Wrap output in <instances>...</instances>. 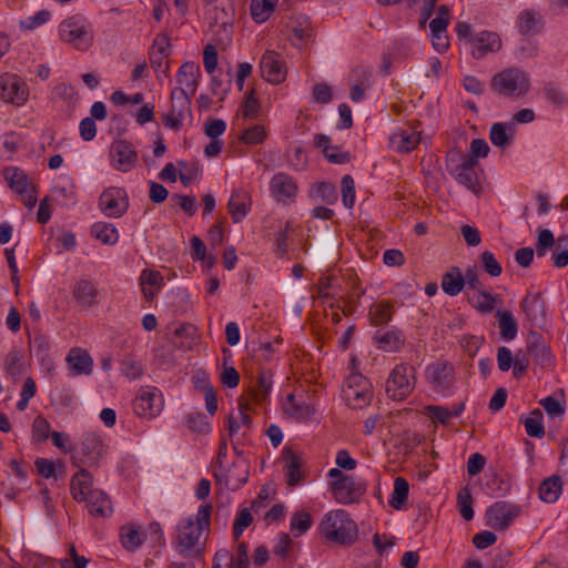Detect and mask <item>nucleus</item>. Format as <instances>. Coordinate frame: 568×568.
<instances>
[{
	"instance_id": "f257e3e1",
	"label": "nucleus",
	"mask_w": 568,
	"mask_h": 568,
	"mask_svg": "<svg viewBox=\"0 0 568 568\" xmlns=\"http://www.w3.org/2000/svg\"><path fill=\"white\" fill-rule=\"evenodd\" d=\"M212 505L203 504L194 517L182 518L176 526L178 554L185 558H201L204 554V541H201L204 531H210Z\"/></svg>"
},
{
	"instance_id": "f03ea898",
	"label": "nucleus",
	"mask_w": 568,
	"mask_h": 568,
	"mask_svg": "<svg viewBox=\"0 0 568 568\" xmlns=\"http://www.w3.org/2000/svg\"><path fill=\"white\" fill-rule=\"evenodd\" d=\"M324 537L341 545L353 544L358 535L357 525L344 509L327 513L321 523Z\"/></svg>"
},
{
	"instance_id": "7ed1b4c3",
	"label": "nucleus",
	"mask_w": 568,
	"mask_h": 568,
	"mask_svg": "<svg viewBox=\"0 0 568 568\" xmlns=\"http://www.w3.org/2000/svg\"><path fill=\"white\" fill-rule=\"evenodd\" d=\"M490 90L504 98L519 99L530 90L529 74L518 68L501 70L491 78Z\"/></svg>"
},
{
	"instance_id": "20e7f679",
	"label": "nucleus",
	"mask_w": 568,
	"mask_h": 568,
	"mask_svg": "<svg viewBox=\"0 0 568 568\" xmlns=\"http://www.w3.org/2000/svg\"><path fill=\"white\" fill-rule=\"evenodd\" d=\"M59 38L72 44L77 50L85 51L93 44L92 24L82 14H74L59 24Z\"/></svg>"
},
{
	"instance_id": "39448f33",
	"label": "nucleus",
	"mask_w": 568,
	"mask_h": 568,
	"mask_svg": "<svg viewBox=\"0 0 568 568\" xmlns=\"http://www.w3.org/2000/svg\"><path fill=\"white\" fill-rule=\"evenodd\" d=\"M416 385V369L408 363L397 364L386 381V394L394 400H404Z\"/></svg>"
},
{
	"instance_id": "423d86ee",
	"label": "nucleus",
	"mask_w": 568,
	"mask_h": 568,
	"mask_svg": "<svg viewBox=\"0 0 568 568\" xmlns=\"http://www.w3.org/2000/svg\"><path fill=\"white\" fill-rule=\"evenodd\" d=\"M106 454L101 436L89 433L80 443V448L72 456V464L75 466L98 467Z\"/></svg>"
},
{
	"instance_id": "0eeeda50",
	"label": "nucleus",
	"mask_w": 568,
	"mask_h": 568,
	"mask_svg": "<svg viewBox=\"0 0 568 568\" xmlns=\"http://www.w3.org/2000/svg\"><path fill=\"white\" fill-rule=\"evenodd\" d=\"M129 195L122 187L111 186L99 197V209L110 219H119L129 210Z\"/></svg>"
},
{
	"instance_id": "6e6552de",
	"label": "nucleus",
	"mask_w": 568,
	"mask_h": 568,
	"mask_svg": "<svg viewBox=\"0 0 568 568\" xmlns=\"http://www.w3.org/2000/svg\"><path fill=\"white\" fill-rule=\"evenodd\" d=\"M29 98V87L27 82L14 73H3L0 75V99L14 105H23Z\"/></svg>"
},
{
	"instance_id": "1a4fd4ad",
	"label": "nucleus",
	"mask_w": 568,
	"mask_h": 568,
	"mask_svg": "<svg viewBox=\"0 0 568 568\" xmlns=\"http://www.w3.org/2000/svg\"><path fill=\"white\" fill-rule=\"evenodd\" d=\"M366 489V483L356 479L353 475H348L343 481L329 484V490L334 499L343 505L358 503Z\"/></svg>"
},
{
	"instance_id": "9d476101",
	"label": "nucleus",
	"mask_w": 568,
	"mask_h": 568,
	"mask_svg": "<svg viewBox=\"0 0 568 568\" xmlns=\"http://www.w3.org/2000/svg\"><path fill=\"white\" fill-rule=\"evenodd\" d=\"M163 404L162 394L158 388L144 387L133 400V410L140 417L153 418L161 413Z\"/></svg>"
},
{
	"instance_id": "9b49d317",
	"label": "nucleus",
	"mask_w": 568,
	"mask_h": 568,
	"mask_svg": "<svg viewBox=\"0 0 568 568\" xmlns=\"http://www.w3.org/2000/svg\"><path fill=\"white\" fill-rule=\"evenodd\" d=\"M519 514L518 505L505 500L496 501L486 510L487 525L496 530H505Z\"/></svg>"
},
{
	"instance_id": "f8f14e48",
	"label": "nucleus",
	"mask_w": 568,
	"mask_h": 568,
	"mask_svg": "<svg viewBox=\"0 0 568 568\" xmlns=\"http://www.w3.org/2000/svg\"><path fill=\"white\" fill-rule=\"evenodd\" d=\"M426 378L435 392L447 394L456 381L454 366L444 361L433 363L426 368Z\"/></svg>"
},
{
	"instance_id": "ddd939ff",
	"label": "nucleus",
	"mask_w": 568,
	"mask_h": 568,
	"mask_svg": "<svg viewBox=\"0 0 568 568\" xmlns=\"http://www.w3.org/2000/svg\"><path fill=\"white\" fill-rule=\"evenodd\" d=\"M110 154L112 165L120 172H130L136 166L139 156L133 144L126 140H116L112 143Z\"/></svg>"
},
{
	"instance_id": "4468645a",
	"label": "nucleus",
	"mask_w": 568,
	"mask_h": 568,
	"mask_svg": "<svg viewBox=\"0 0 568 568\" xmlns=\"http://www.w3.org/2000/svg\"><path fill=\"white\" fill-rule=\"evenodd\" d=\"M261 75L270 83H282L286 78V67L281 55L267 50L260 61Z\"/></svg>"
},
{
	"instance_id": "2eb2a0df",
	"label": "nucleus",
	"mask_w": 568,
	"mask_h": 568,
	"mask_svg": "<svg viewBox=\"0 0 568 568\" xmlns=\"http://www.w3.org/2000/svg\"><path fill=\"white\" fill-rule=\"evenodd\" d=\"M470 53L474 59H483L489 52H496L501 47L500 38L491 31H481L470 39Z\"/></svg>"
},
{
	"instance_id": "dca6fc26",
	"label": "nucleus",
	"mask_w": 568,
	"mask_h": 568,
	"mask_svg": "<svg viewBox=\"0 0 568 568\" xmlns=\"http://www.w3.org/2000/svg\"><path fill=\"white\" fill-rule=\"evenodd\" d=\"M270 190L278 202L287 203L295 197L297 185L291 175L280 172L271 179Z\"/></svg>"
},
{
	"instance_id": "f3484780",
	"label": "nucleus",
	"mask_w": 568,
	"mask_h": 568,
	"mask_svg": "<svg viewBox=\"0 0 568 568\" xmlns=\"http://www.w3.org/2000/svg\"><path fill=\"white\" fill-rule=\"evenodd\" d=\"M527 351L528 354L532 356L535 363L540 367L548 368L552 366L554 357L544 337L539 333L532 332L528 335Z\"/></svg>"
},
{
	"instance_id": "a211bd4d",
	"label": "nucleus",
	"mask_w": 568,
	"mask_h": 568,
	"mask_svg": "<svg viewBox=\"0 0 568 568\" xmlns=\"http://www.w3.org/2000/svg\"><path fill=\"white\" fill-rule=\"evenodd\" d=\"M217 484H225V487L231 490L239 489L248 479V468L245 462H234L226 473H214Z\"/></svg>"
},
{
	"instance_id": "6ab92c4d",
	"label": "nucleus",
	"mask_w": 568,
	"mask_h": 568,
	"mask_svg": "<svg viewBox=\"0 0 568 568\" xmlns=\"http://www.w3.org/2000/svg\"><path fill=\"white\" fill-rule=\"evenodd\" d=\"M251 205V194L244 189H235L227 203V209L233 223L242 222L248 214Z\"/></svg>"
},
{
	"instance_id": "aec40b11",
	"label": "nucleus",
	"mask_w": 568,
	"mask_h": 568,
	"mask_svg": "<svg viewBox=\"0 0 568 568\" xmlns=\"http://www.w3.org/2000/svg\"><path fill=\"white\" fill-rule=\"evenodd\" d=\"M72 376L90 375L93 371V359L88 351L81 347H73L65 358Z\"/></svg>"
},
{
	"instance_id": "412c9836",
	"label": "nucleus",
	"mask_w": 568,
	"mask_h": 568,
	"mask_svg": "<svg viewBox=\"0 0 568 568\" xmlns=\"http://www.w3.org/2000/svg\"><path fill=\"white\" fill-rule=\"evenodd\" d=\"M84 501L87 503V509L92 517L106 518L113 513L109 496L100 489L89 493V496L85 497Z\"/></svg>"
},
{
	"instance_id": "4be33fe9",
	"label": "nucleus",
	"mask_w": 568,
	"mask_h": 568,
	"mask_svg": "<svg viewBox=\"0 0 568 568\" xmlns=\"http://www.w3.org/2000/svg\"><path fill=\"white\" fill-rule=\"evenodd\" d=\"M201 77L200 65L193 61L184 62L176 75L180 88L175 90H186L187 93L195 94L199 87V78Z\"/></svg>"
},
{
	"instance_id": "5701e85b",
	"label": "nucleus",
	"mask_w": 568,
	"mask_h": 568,
	"mask_svg": "<svg viewBox=\"0 0 568 568\" xmlns=\"http://www.w3.org/2000/svg\"><path fill=\"white\" fill-rule=\"evenodd\" d=\"M528 321L532 324H540L546 318V307L541 293H529L520 303Z\"/></svg>"
},
{
	"instance_id": "b1692460",
	"label": "nucleus",
	"mask_w": 568,
	"mask_h": 568,
	"mask_svg": "<svg viewBox=\"0 0 568 568\" xmlns=\"http://www.w3.org/2000/svg\"><path fill=\"white\" fill-rule=\"evenodd\" d=\"M92 486V475L87 469L80 468L71 478L70 493L74 500L82 503L89 496V493L95 490Z\"/></svg>"
},
{
	"instance_id": "393cba45",
	"label": "nucleus",
	"mask_w": 568,
	"mask_h": 568,
	"mask_svg": "<svg viewBox=\"0 0 568 568\" xmlns=\"http://www.w3.org/2000/svg\"><path fill=\"white\" fill-rule=\"evenodd\" d=\"M373 339L377 348L384 352H397L405 344V337L402 331L397 328L378 329L375 332Z\"/></svg>"
},
{
	"instance_id": "a878e982",
	"label": "nucleus",
	"mask_w": 568,
	"mask_h": 568,
	"mask_svg": "<svg viewBox=\"0 0 568 568\" xmlns=\"http://www.w3.org/2000/svg\"><path fill=\"white\" fill-rule=\"evenodd\" d=\"M283 456L285 459L286 481L290 486H295L304 478V471L302 470L304 462L300 455L291 449H285Z\"/></svg>"
},
{
	"instance_id": "bb28decb",
	"label": "nucleus",
	"mask_w": 568,
	"mask_h": 568,
	"mask_svg": "<svg viewBox=\"0 0 568 568\" xmlns=\"http://www.w3.org/2000/svg\"><path fill=\"white\" fill-rule=\"evenodd\" d=\"M395 312L396 306L392 301L382 300L369 307L368 318L373 326L386 325L392 321Z\"/></svg>"
},
{
	"instance_id": "cd10ccee",
	"label": "nucleus",
	"mask_w": 568,
	"mask_h": 568,
	"mask_svg": "<svg viewBox=\"0 0 568 568\" xmlns=\"http://www.w3.org/2000/svg\"><path fill=\"white\" fill-rule=\"evenodd\" d=\"M420 135L410 129H400L394 132L389 139L392 146L398 152H409L419 143Z\"/></svg>"
},
{
	"instance_id": "c85d7f7f",
	"label": "nucleus",
	"mask_w": 568,
	"mask_h": 568,
	"mask_svg": "<svg viewBox=\"0 0 568 568\" xmlns=\"http://www.w3.org/2000/svg\"><path fill=\"white\" fill-rule=\"evenodd\" d=\"M344 398L347 402L348 406L354 409H362L369 405L372 399V392L369 390V385H364V387H355L345 386L343 389Z\"/></svg>"
},
{
	"instance_id": "c756f323",
	"label": "nucleus",
	"mask_w": 568,
	"mask_h": 568,
	"mask_svg": "<svg viewBox=\"0 0 568 568\" xmlns=\"http://www.w3.org/2000/svg\"><path fill=\"white\" fill-rule=\"evenodd\" d=\"M495 316L498 318V328L500 338L513 341L518 334V324L514 314L508 310H497Z\"/></svg>"
},
{
	"instance_id": "7c9ffc66",
	"label": "nucleus",
	"mask_w": 568,
	"mask_h": 568,
	"mask_svg": "<svg viewBox=\"0 0 568 568\" xmlns=\"http://www.w3.org/2000/svg\"><path fill=\"white\" fill-rule=\"evenodd\" d=\"M440 286L445 294L449 296L458 295L465 287L464 275L459 267L453 266L443 274Z\"/></svg>"
},
{
	"instance_id": "2f4dec72",
	"label": "nucleus",
	"mask_w": 568,
	"mask_h": 568,
	"mask_svg": "<svg viewBox=\"0 0 568 568\" xmlns=\"http://www.w3.org/2000/svg\"><path fill=\"white\" fill-rule=\"evenodd\" d=\"M562 490V481L560 476L552 475L542 480L539 486V497L546 503H555Z\"/></svg>"
},
{
	"instance_id": "473e14b6",
	"label": "nucleus",
	"mask_w": 568,
	"mask_h": 568,
	"mask_svg": "<svg viewBox=\"0 0 568 568\" xmlns=\"http://www.w3.org/2000/svg\"><path fill=\"white\" fill-rule=\"evenodd\" d=\"M91 235L105 245H114L119 241V231L108 222H97L91 226Z\"/></svg>"
},
{
	"instance_id": "72a5a7b5",
	"label": "nucleus",
	"mask_w": 568,
	"mask_h": 568,
	"mask_svg": "<svg viewBox=\"0 0 568 568\" xmlns=\"http://www.w3.org/2000/svg\"><path fill=\"white\" fill-rule=\"evenodd\" d=\"M120 539L126 550L134 551L143 544V534L139 526L125 525L121 527Z\"/></svg>"
},
{
	"instance_id": "f704fd0d",
	"label": "nucleus",
	"mask_w": 568,
	"mask_h": 568,
	"mask_svg": "<svg viewBox=\"0 0 568 568\" xmlns=\"http://www.w3.org/2000/svg\"><path fill=\"white\" fill-rule=\"evenodd\" d=\"M278 0H251V16L256 23H263L274 12Z\"/></svg>"
},
{
	"instance_id": "c9c22d12",
	"label": "nucleus",
	"mask_w": 568,
	"mask_h": 568,
	"mask_svg": "<svg viewBox=\"0 0 568 568\" xmlns=\"http://www.w3.org/2000/svg\"><path fill=\"white\" fill-rule=\"evenodd\" d=\"M194 94L187 93L186 90H173L171 92V111L179 116L185 118L191 110V98Z\"/></svg>"
},
{
	"instance_id": "e433bc0d",
	"label": "nucleus",
	"mask_w": 568,
	"mask_h": 568,
	"mask_svg": "<svg viewBox=\"0 0 568 568\" xmlns=\"http://www.w3.org/2000/svg\"><path fill=\"white\" fill-rule=\"evenodd\" d=\"M29 344L31 352L34 353L36 357L44 363L49 359L50 343L48 337L40 331H34L33 335L29 336Z\"/></svg>"
},
{
	"instance_id": "4c0bfd02",
	"label": "nucleus",
	"mask_w": 568,
	"mask_h": 568,
	"mask_svg": "<svg viewBox=\"0 0 568 568\" xmlns=\"http://www.w3.org/2000/svg\"><path fill=\"white\" fill-rule=\"evenodd\" d=\"M97 288L88 280H81L74 287V298L85 306H91L95 303Z\"/></svg>"
},
{
	"instance_id": "58836bf2",
	"label": "nucleus",
	"mask_w": 568,
	"mask_h": 568,
	"mask_svg": "<svg viewBox=\"0 0 568 568\" xmlns=\"http://www.w3.org/2000/svg\"><path fill=\"white\" fill-rule=\"evenodd\" d=\"M4 178L8 181L9 186L19 194H24L29 187L28 176L19 168H7L4 170Z\"/></svg>"
},
{
	"instance_id": "ea45409f",
	"label": "nucleus",
	"mask_w": 568,
	"mask_h": 568,
	"mask_svg": "<svg viewBox=\"0 0 568 568\" xmlns=\"http://www.w3.org/2000/svg\"><path fill=\"white\" fill-rule=\"evenodd\" d=\"M4 371L7 376L11 377L13 381H18L23 371L22 355L20 351L12 349L10 351L4 359Z\"/></svg>"
},
{
	"instance_id": "a19ab883",
	"label": "nucleus",
	"mask_w": 568,
	"mask_h": 568,
	"mask_svg": "<svg viewBox=\"0 0 568 568\" xmlns=\"http://www.w3.org/2000/svg\"><path fill=\"white\" fill-rule=\"evenodd\" d=\"M409 493L408 481L403 477L395 478L394 490L389 504L395 509H400L406 503Z\"/></svg>"
},
{
	"instance_id": "79ce46f5",
	"label": "nucleus",
	"mask_w": 568,
	"mask_h": 568,
	"mask_svg": "<svg viewBox=\"0 0 568 568\" xmlns=\"http://www.w3.org/2000/svg\"><path fill=\"white\" fill-rule=\"evenodd\" d=\"M272 384V374L270 372L263 371L258 374L257 384L253 390V397L256 403L262 404L267 399Z\"/></svg>"
},
{
	"instance_id": "37998d69",
	"label": "nucleus",
	"mask_w": 568,
	"mask_h": 568,
	"mask_svg": "<svg viewBox=\"0 0 568 568\" xmlns=\"http://www.w3.org/2000/svg\"><path fill=\"white\" fill-rule=\"evenodd\" d=\"M526 433L530 437L541 438L545 435V427L542 425V413L539 409H535L530 413L525 422Z\"/></svg>"
},
{
	"instance_id": "c03bdc74",
	"label": "nucleus",
	"mask_w": 568,
	"mask_h": 568,
	"mask_svg": "<svg viewBox=\"0 0 568 568\" xmlns=\"http://www.w3.org/2000/svg\"><path fill=\"white\" fill-rule=\"evenodd\" d=\"M456 181L475 194L480 193L481 186L476 171L455 170L453 173Z\"/></svg>"
},
{
	"instance_id": "a18cd8bd",
	"label": "nucleus",
	"mask_w": 568,
	"mask_h": 568,
	"mask_svg": "<svg viewBox=\"0 0 568 568\" xmlns=\"http://www.w3.org/2000/svg\"><path fill=\"white\" fill-rule=\"evenodd\" d=\"M457 506L465 520L474 518L473 497L468 487H463L457 494Z\"/></svg>"
},
{
	"instance_id": "49530a36",
	"label": "nucleus",
	"mask_w": 568,
	"mask_h": 568,
	"mask_svg": "<svg viewBox=\"0 0 568 568\" xmlns=\"http://www.w3.org/2000/svg\"><path fill=\"white\" fill-rule=\"evenodd\" d=\"M312 526V519L308 513L306 511H297L291 518V531L294 537H300L304 535Z\"/></svg>"
},
{
	"instance_id": "de8ad7c7",
	"label": "nucleus",
	"mask_w": 568,
	"mask_h": 568,
	"mask_svg": "<svg viewBox=\"0 0 568 568\" xmlns=\"http://www.w3.org/2000/svg\"><path fill=\"white\" fill-rule=\"evenodd\" d=\"M185 424L187 428L197 434H207L211 432V426L206 415L200 413H192L186 416Z\"/></svg>"
},
{
	"instance_id": "09e8293b",
	"label": "nucleus",
	"mask_w": 568,
	"mask_h": 568,
	"mask_svg": "<svg viewBox=\"0 0 568 568\" xmlns=\"http://www.w3.org/2000/svg\"><path fill=\"white\" fill-rule=\"evenodd\" d=\"M342 202L347 209H352L355 204V182L354 179L346 174L342 178Z\"/></svg>"
},
{
	"instance_id": "8fccbe9b",
	"label": "nucleus",
	"mask_w": 568,
	"mask_h": 568,
	"mask_svg": "<svg viewBox=\"0 0 568 568\" xmlns=\"http://www.w3.org/2000/svg\"><path fill=\"white\" fill-rule=\"evenodd\" d=\"M479 260L481 262L484 271L488 275H490L493 277H497V276H499L503 273V266L497 261V258L495 257L493 252L484 251L480 254Z\"/></svg>"
},
{
	"instance_id": "3c124183",
	"label": "nucleus",
	"mask_w": 568,
	"mask_h": 568,
	"mask_svg": "<svg viewBox=\"0 0 568 568\" xmlns=\"http://www.w3.org/2000/svg\"><path fill=\"white\" fill-rule=\"evenodd\" d=\"M449 7L443 4L438 8L437 16L429 22V29L432 33L435 32H447L449 24Z\"/></svg>"
},
{
	"instance_id": "603ef678",
	"label": "nucleus",
	"mask_w": 568,
	"mask_h": 568,
	"mask_svg": "<svg viewBox=\"0 0 568 568\" xmlns=\"http://www.w3.org/2000/svg\"><path fill=\"white\" fill-rule=\"evenodd\" d=\"M519 31L521 34H530L537 32L538 19L532 10H524L518 18Z\"/></svg>"
},
{
	"instance_id": "864d4df0",
	"label": "nucleus",
	"mask_w": 568,
	"mask_h": 568,
	"mask_svg": "<svg viewBox=\"0 0 568 568\" xmlns=\"http://www.w3.org/2000/svg\"><path fill=\"white\" fill-rule=\"evenodd\" d=\"M121 372L129 379H139L143 375V366L133 357H125L121 362Z\"/></svg>"
},
{
	"instance_id": "5fc2aeb1",
	"label": "nucleus",
	"mask_w": 568,
	"mask_h": 568,
	"mask_svg": "<svg viewBox=\"0 0 568 568\" xmlns=\"http://www.w3.org/2000/svg\"><path fill=\"white\" fill-rule=\"evenodd\" d=\"M489 139L495 146L505 148L509 143V135L505 123L496 122L491 125Z\"/></svg>"
},
{
	"instance_id": "6e6d98bb",
	"label": "nucleus",
	"mask_w": 568,
	"mask_h": 568,
	"mask_svg": "<svg viewBox=\"0 0 568 568\" xmlns=\"http://www.w3.org/2000/svg\"><path fill=\"white\" fill-rule=\"evenodd\" d=\"M253 523V516L251 514V510L248 508H242L234 520L233 524V536L235 539H239L241 535L244 532V530L250 527V525Z\"/></svg>"
},
{
	"instance_id": "4d7b16f0",
	"label": "nucleus",
	"mask_w": 568,
	"mask_h": 568,
	"mask_svg": "<svg viewBox=\"0 0 568 568\" xmlns=\"http://www.w3.org/2000/svg\"><path fill=\"white\" fill-rule=\"evenodd\" d=\"M51 435L50 423L42 416H37L32 423V438L36 442H44Z\"/></svg>"
},
{
	"instance_id": "13d9d810",
	"label": "nucleus",
	"mask_w": 568,
	"mask_h": 568,
	"mask_svg": "<svg viewBox=\"0 0 568 568\" xmlns=\"http://www.w3.org/2000/svg\"><path fill=\"white\" fill-rule=\"evenodd\" d=\"M557 241L550 230L544 229L538 233L536 242V253L538 257H542L547 254V251L551 248Z\"/></svg>"
},
{
	"instance_id": "bf43d9fd",
	"label": "nucleus",
	"mask_w": 568,
	"mask_h": 568,
	"mask_svg": "<svg viewBox=\"0 0 568 568\" xmlns=\"http://www.w3.org/2000/svg\"><path fill=\"white\" fill-rule=\"evenodd\" d=\"M266 139V132L264 126L262 125H253L246 130L243 131L241 140L245 144H260L263 143Z\"/></svg>"
},
{
	"instance_id": "052dcab7",
	"label": "nucleus",
	"mask_w": 568,
	"mask_h": 568,
	"mask_svg": "<svg viewBox=\"0 0 568 568\" xmlns=\"http://www.w3.org/2000/svg\"><path fill=\"white\" fill-rule=\"evenodd\" d=\"M50 17H51L50 11L41 10V11H38L34 16H31L24 20H21L20 27H21V29H26V30H33V29L44 24L45 22H48Z\"/></svg>"
},
{
	"instance_id": "680f3d73",
	"label": "nucleus",
	"mask_w": 568,
	"mask_h": 568,
	"mask_svg": "<svg viewBox=\"0 0 568 568\" xmlns=\"http://www.w3.org/2000/svg\"><path fill=\"white\" fill-rule=\"evenodd\" d=\"M476 298L477 303L475 305V308L478 312L488 314L494 311L496 304V296H494L489 292L479 291Z\"/></svg>"
},
{
	"instance_id": "e2e57ef3",
	"label": "nucleus",
	"mask_w": 568,
	"mask_h": 568,
	"mask_svg": "<svg viewBox=\"0 0 568 568\" xmlns=\"http://www.w3.org/2000/svg\"><path fill=\"white\" fill-rule=\"evenodd\" d=\"M53 194L64 202L75 200V185L71 180L59 183L53 187Z\"/></svg>"
},
{
	"instance_id": "0e129e2a",
	"label": "nucleus",
	"mask_w": 568,
	"mask_h": 568,
	"mask_svg": "<svg viewBox=\"0 0 568 568\" xmlns=\"http://www.w3.org/2000/svg\"><path fill=\"white\" fill-rule=\"evenodd\" d=\"M545 95L549 102L561 106L566 103V95L562 90L555 83H547L544 88Z\"/></svg>"
},
{
	"instance_id": "69168bd1",
	"label": "nucleus",
	"mask_w": 568,
	"mask_h": 568,
	"mask_svg": "<svg viewBox=\"0 0 568 568\" xmlns=\"http://www.w3.org/2000/svg\"><path fill=\"white\" fill-rule=\"evenodd\" d=\"M260 112V102L255 98L254 90H251L246 94V99L243 105V116L247 119H255Z\"/></svg>"
},
{
	"instance_id": "338daca9",
	"label": "nucleus",
	"mask_w": 568,
	"mask_h": 568,
	"mask_svg": "<svg viewBox=\"0 0 568 568\" xmlns=\"http://www.w3.org/2000/svg\"><path fill=\"white\" fill-rule=\"evenodd\" d=\"M217 51L213 44H206L203 50V64L209 74H212L217 65Z\"/></svg>"
},
{
	"instance_id": "774afa93",
	"label": "nucleus",
	"mask_w": 568,
	"mask_h": 568,
	"mask_svg": "<svg viewBox=\"0 0 568 568\" xmlns=\"http://www.w3.org/2000/svg\"><path fill=\"white\" fill-rule=\"evenodd\" d=\"M509 480L503 478L501 476L494 475L488 481L487 487L496 494V496H504L510 490Z\"/></svg>"
}]
</instances>
